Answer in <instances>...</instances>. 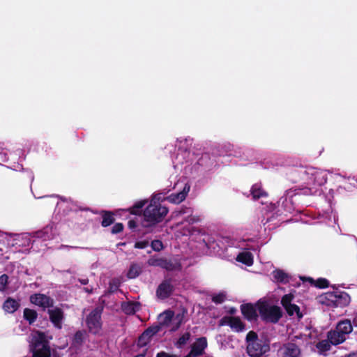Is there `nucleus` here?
<instances>
[{
    "label": "nucleus",
    "instance_id": "obj_54",
    "mask_svg": "<svg viewBox=\"0 0 357 357\" xmlns=\"http://www.w3.org/2000/svg\"><path fill=\"white\" fill-rule=\"evenodd\" d=\"M353 324L357 326V317H354L353 319Z\"/></svg>",
    "mask_w": 357,
    "mask_h": 357
},
{
    "label": "nucleus",
    "instance_id": "obj_48",
    "mask_svg": "<svg viewBox=\"0 0 357 357\" xmlns=\"http://www.w3.org/2000/svg\"><path fill=\"white\" fill-rule=\"evenodd\" d=\"M155 357H178L177 355L170 354L164 351H160L156 354Z\"/></svg>",
    "mask_w": 357,
    "mask_h": 357
},
{
    "label": "nucleus",
    "instance_id": "obj_29",
    "mask_svg": "<svg viewBox=\"0 0 357 357\" xmlns=\"http://www.w3.org/2000/svg\"><path fill=\"white\" fill-rule=\"evenodd\" d=\"M142 273V267L137 264H132L127 273L129 279H134L138 277Z\"/></svg>",
    "mask_w": 357,
    "mask_h": 357
},
{
    "label": "nucleus",
    "instance_id": "obj_20",
    "mask_svg": "<svg viewBox=\"0 0 357 357\" xmlns=\"http://www.w3.org/2000/svg\"><path fill=\"white\" fill-rule=\"evenodd\" d=\"M20 307V303L15 299L8 298L3 303V308L9 313H13Z\"/></svg>",
    "mask_w": 357,
    "mask_h": 357
},
{
    "label": "nucleus",
    "instance_id": "obj_33",
    "mask_svg": "<svg viewBox=\"0 0 357 357\" xmlns=\"http://www.w3.org/2000/svg\"><path fill=\"white\" fill-rule=\"evenodd\" d=\"M331 344H332L328 340H321L317 344V348L322 352L328 351L331 349Z\"/></svg>",
    "mask_w": 357,
    "mask_h": 357
},
{
    "label": "nucleus",
    "instance_id": "obj_15",
    "mask_svg": "<svg viewBox=\"0 0 357 357\" xmlns=\"http://www.w3.org/2000/svg\"><path fill=\"white\" fill-rule=\"evenodd\" d=\"M162 268L168 271H180L182 269V265L180 260L177 258H165L164 266Z\"/></svg>",
    "mask_w": 357,
    "mask_h": 357
},
{
    "label": "nucleus",
    "instance_id": "obj_52",
    "mask_svg": "<svg viewBox=\"0 0 357 357\" xmlns=\"http://www.w3.org/2000/svg\"><path fill=\"white\" fill-rule=\"evenodd\" d=\"M79 282L82 284H87L88 282H89V280L88 279H79Z\"/></svg>",
    "mask_w": 357,
    "mask_h": 357
},
{
    "label": "nucleus",
    "instance_id": "obj_36",
    "mask_svg": "<svg viewBox=\"0 0 357 357\" xmlns=\"http://www.w3.org/2000/svg\"><path fill=\"white\" fill-rule=\"evenodd\" d=\"M281 303L287 313L290 315V294H285L281 300Z\"/></svg>",
    "mask_w": 357,
    "mask_h": 357
},
{
    "label": "nucleus",
    "instance_id": "obj_56",
    "mask_svg": "<svg viewBox=\"0 0 357 357\" xmlns=\"http://www.w3.org/2000/svg\"><path fill=\"white\" fill-rule=\"evenodd\" d=\"M235 312H236V310H235V309H234V308H231V309L230 310V311H229V313H231V314H234Z\"/></svg>",
    "mask_w": 357,
    "mask_h": 357
},
{
    "label": "nucleus",
    "instance_id": "obj_11",
    "mask_svg": "<svg viewBox=\"0 0 357 357\" xmlns=\"http://www.w3.org/2000/svg\"><path fill=\"white\" fill-rule=\"evenodd\" d=\"M189 190L190 186L186 184L181 191L176 193H172L170 195L167 197L165 199L172 204H180L185 199Z\"/></svg>",
    "mask_w": 357,
    "mask_h": 357
},
{
    "label": "nucleus",
    "instance_id": "obj_9",
    "mask_svg": "<svg viewBox=\"0 0 357 357\" xmlns=\"http://www.w3.org/2000/svg\"><path fill=\"white\" fill-rule=\"evenodd\" d=\"M50 321L52 323L54 326L58 329H61L62 322L64 319L63 310L58 307L47 310Z\"/></svg>",
    "mask_w": 357,
    "mask_h": 357
},
{
    "label": "nucleus",
    "instance_id": "obj_17",
    "mask_svg": "<svg viewBox=\"0 0 357 357\" xmlns=\"http://www.w3.org/2000/svg\"><path fill=\"white\" fill-rule=\"evenodd\" d=\"M100 214L102 217V227H107L112 225L114 222V213L112 211L102 210L100 212Z\"/></svg>",
    "mask_w": 357,
    "mask_h": 357
},
{
    "label": "nucleus",
    "instance_id": "obj_44",
    "mask_svg": "<svg viewBox=\"0 0 357 357\" xmlns=\"http://www.w3.org/2000/svg\"><path fill=\"white\" fill-rule=\"evenodd\" d=\"M279 352H282V357H290V343L284 344V347Z\"/></svg>",
    "mask_w": 357,
    "mask_h": 357
},
{
    "label": "nucleus",
    "instance_id": "obj_6",
    "mask_svg": "<svg viewBox=\"0 0 357 357\" xmlns=\"http://www.w3.org/2000/svg\"><path fill=\"white\" fill-rule=\"evenodd\" d=\"M103 307L98 306L86 317L85 323L89 333L98 335L102 328V313Z\"/></svg>",
    "mask_w": 357,
    "mask_h": 357
},
{
    "label": "nucleus",
    "instance_id": "obj_3",
    "mask_svg": "<svg viewBox=\"0 0 357 357\" xmlns=\"http://www.w3.org/2000/svg\"><path fill=\"white\" fill-rule=\"evenodd\" d=\"M261 319L267 323L276 324L282 317L280 307L271 305L265 299H259L256 303Z\"/></svg>",
    "mask_w": 357,
    "mask_h": 357
},
{
    "label": "nucleus",
    "instance_id": "obj_22",
    "mask_svg": "<svg viewBox=\"0 0 357 357\" xmlns=\"http://www.w3.org/2000/svg\"><path fill=\"white\" fill-rule=\"evenodd\" d=\"M336 329H337L340 333L346 335L351 333L353 326L350 320L344 319L337 323Z\"/></svg>",
    "mask_w": 357,
    "mask_h": 357
},
{
    "label": "nucleus",
    "instance_id": "obj_23",
    "mask_svg": "<svg viewBox=\"0 0 357 357\" xmlns=\"http://www.w3.org/2000/svg\"><path fill=\"white\" fill-rule=\"evenodd\" d=\"M147 200H139L137 202L132 206L126 209V211L129 212L132 215H141L142 208L146 204Z\"/></svg>",
    "mask_w": 357,
    "mask_h": 357
},
{
    "label": "nucleus",
    "instance_id": "obj_4",
    "mask_svg": "<svg viewBox=\"0 0 357 357\" xmlns=\"http://www.w3.org/2000/svg\"><path fill=\"white\" fill-rule=\"evenodd\" d=\"M319 301L331 307H344L351 301L350 296L345 291H328L319 297Z\"/></svg>",
    "mask_w": 357,
    "mask_h": 357
},
{
    "label": "nucleus",
    "instance_id": "obj_31",
    "mask_svg": "<svg viewBox=\"0 0 357 357\" xmlns=\"http://www.w3.org/2000/svg\"><path fill=\"white\" fill-rule=\"evenodd\" d=\"M161 330V327L158 324H155L148 327L143 333H144V335H146L151 340V337L156 335Z\"/></svg>",
    "mask_w": 357,
    "mask_h": 357
},
{
    "label": "nucleus",
    "instance_id": "obj_45",
    "mask_svg": "<svg viewBox=\"0 0 357 357\" xmlns=\"http://www.w3.org/2000/svg\"><path fill=\"white\" fill-rule=\"evenodd\" d=\"M149 242L147 240L137 241L134 245V248L137 249H144L149 245Z\"/></svg>",
    "mask_w": 357,
    "mask_h": 357
},
{
    "label": "nucleus",
    "instance_id": "obj_28",
    "mask_svg": "<svg viewBox=\"0 0 357 357\" xmlns=\"http://www.w3.org/2000/svg\"><path fill=\"white\" fill-rule=\"evenodd\" d=\"M23 317L29 324H33L37 319L38 313L35 310L25 308L24 310Z\"/></svg>",
    "mask_w": 357,
    "mask_h": 357
},
{
    "label": "nucleus",
    "instance_id": "obj_40",
    "mask_svg": "<svg viewBox=\"0 0 357 357\" xmlns=\"http://www.w3.org/2000/svg\"><path fill=\"white\" fill-rule=\"evenodd\" d=\"M151 246L154 251L159 252L163 249L162 242L160 240H153L151 241Z\"/></svg>",
    "mask_w": 357,
    "mask_h": 357
},
{
    "label": "nucleus",
    "instance_id": "obj_53",
    "mask_svg": "<svg viewBox=\"0 0 357 357\" xmlns=\"http://www.w3.org/2000/svg\"><path fill=\"white\" fill-rule=\"evenodd\" d=\"M345 357H357V352L349 354V355L346 356Z\"/></svg>",
    "mask_w": 357,
    "mask_h": 357
},
{
    "label": "nucleus",
    "instance_id": "obj_19",
    "mask_svg": "<svg viewBox=\"0 0 357 357\" xmlns=\"http://www.w3.org/2000/svg\"><path fill=\"white\" fill-rule=\"evenodd\" d=\"M301 279L305 282L308 281L312 286H314L319 289L327 288L329 286V282L323 278H318L317 280H314L312 278H304L301 277Z\"/></svg>",
    "mask_w": 357,
    "mask_h": 357
},
{
    "label": "nucleus",
    "instance_id": "obj_24",
    "mask_svg": "<svg viewBox=\"0 0 357 357\" xmlns=\"http://www.w3.org/2000/svg\"><path fill=\"white\" fill-rule=\"evenodd\" d=\"M236 260L246 266L253 264V256L250 252H243L237 255Z\"/></svg>",
    "mask_w": 357,
    "mask_h": 357
},
{
    "label": "nucleus",
    "instance_id": "obj_47",
    "mask_svg": "<svg viewBox=\"0 0 357 357\" xmlns=\"http://www.w3.org/2000/svg\"><path fill=\"white\" fill-rule=\"evenodd\" d=\"M300 352V349L295 344L291 343V357H297Z\"/></svg>",
    "mask_w": 357,
    "mask_h": 357
},
{
    "label": "nucleus",
    "instance_id": "obj_42",
    "mask_svg": "<svg viewBox=\"0 0 357 357\" xmlns=\"http://www.w3.org/2000/svg\"><path fill=\"white\" fill-rule=\"evenodd\" d=\"M124 226L122 223L118 222L116 223L111 229V233L112 234H117L121 231H123Z\"/></svg>",
    "mask_w": 357,
    "mask_h": 357
},
{
    "label": "nucleus",
    "instance_id": "obj_27",
    "mask_svg": "<svg viewBox=\"0 0 357 357\" xmlns=\"http://www.w3.org/2000/svg\"><path fill=\"white\" fill-rule=\"evenodd\" d=\"M274 280L277 282L287 283L289 281V275L282 270L276 269L272 272Z\"/></svg>",
    "mask_w": 357,
    "mask_h": 357
},
{
    "label": "nucleus",
    "instance_id": "obj_2",
    "mask_svg": "<svg viewBox=\"0 0 357 357\" xmlns=\"http://www.w3.org/2000/svg\"><path fill=\"white\" fill-rule=\"evenodd\" d=\"M168 212L167 207L156 203L153 199L144 211L142 227L149 228L155 226L163 221Z\"/></svg>",
    "mask_w": 357,
    "mask_h": 357
},
{
    "label": "nucleus",
    "instance_id": "obj_5",
    "mask_svg": "<svg viewBox=\"0 0 357 357\" xmlns=\"http://www.w3.org/2000/svg\"><path fill=\"white\" fill-rule=\"evenodd\" d=\"M247 353L250 357H260L269 351V345L259 339L256 332L250 331L246 335Z\"/></svg>",
    "mask_w": 357,
    "mask_h": 357
},
{
    "label": "nucleus",
    "instance_id": "obj_32",
    "mask_svg": "<svg viewBox=\"0 0 357 357\" xmlns=\"http://www.w3.org/2000/svg\"><path fill=\"white\" fill-rule=\"evenodd\" d=\"M121 282L120 279L117 278H112L109 282V287L107 292L109 294H113L116 292L120 287Z\"/></svg>",
    "mask_w": 357,
    "mask_h": 357
},
{
    "label": "nucleus",
    "instance_id": "obj_57",
    "mask_svg": "<svg viewBox=\"0 0 357 357\" xmlns=\"http://www.w3.org/2000/svg\"><path fill=\"white\" fill-rule=\"evenodd\" d=\"M293 297H294V296H293V294H291V300L293 299Z\"/></svg>",
    "mask_w": 357,
    "mask_h": 357
},
{
    "label": "nucleus",
    "instance_id": "obj_37",
    "mask_svg": "<svg viewBox=\"0 0 357 357\" xmlns=\"http://www.w3.org/2000/svg\"><path fill=\"white\" fill-rule=\"evenodd\" d=\"M8 276L6 274H2L0 276V291H5L8 288Z\"/></svg>",
    "mask_w": 357,
    "mask_h": 357
},
{
    "label": "nucleus",
    "instance_id": "obj_7",
    "mask_svg": "<svg viewBox=\"0 0 357 357\" xmlns=\"http://www.w3.org/2000/svg\"><path fill=\"white\" fill-rule=\"evenodd\" d=\"M172 281L171 278L165 279L158 285L156 289V296L158 298L165 300L172 295L174 290Z\"/></svg>",
    "mask_w": 357,
    "mask_h": 357
},
{
    "label": "nucleus",
    "instance_id": "obj_30",
    "mask_svg": "<svg viewBox=\"0 0 357 357\" xmlns=\"http://www.w3.org/2000/svg\"><path fill=\"white\" fill-rule=\"evenodd\" d=\"M305 312V308L303 307L301 309L298 305L291 303V319H294V316H296L297 320L300 321L303 318V314Z\"/></svg>",
    "mask_w": 357,
    "mask_h": 357
},
{
    "label": "nucleus",
    "instance_id": "obj_13",
    "mask_svg": "<svg viewBox=\"0 0 357 357\" xmlns=\"http://www.w3.org/2000/svg\"><path fill=\"white\" fill-rule=\"evenodd\" d=\"M86 335V332L84 330H79L76 331L72 338L71 347L79 349L85 342Z\"/></svg>",
    "mask_w": 357,
    "mask_h": 357
},
{
    "label": "nucleus",
    "instance_id": "obj_26",
    "mask_svg": "<svg viewBox=\"0 0 357 357\" xmlns=\"http://www.w3.org/2000/svg\"><path fill=\"white\" fill-rule=\"evenodd\" d=\"M307 177V174L306 173V171L303 169V167L301 168V169H298L297 168H295L294 169H291V182L292 183H297L299 180L305 179Z\"/></svg>",
    "mask_w": 357,
    "mask_h": 357
},
{
    "label": "nucleus",
    "instance_id": "obj_43",
    "mask_svg": "<svg viewBox=\"0 0 357 357\" xmlns=\"http://www.w3.org/2000/svg\"><path fill=\"white\" fill-rule=\"evenodd\" d=\"M200 220L199 216L193 215L192 213H189V215L185 218V222L189 224H194Z\"/></svg>",
    "mask_w": 357,
    "mask_h": 357
},
{
    "label": "nucleus",
    "instance_id": "obj_51",
    "mask_svg": "<svg viewBox=\"0 0 357 357\" xmlns=\"http://www.w3.org/2000/svg\"><path fill=\"white\" fill-rule=\"evenodd\" d=\"M148 349H145L142 354L136 355L135 357H146Z\"/></svg>",
    "mask_w": 357,
    "mask_h": 357
},
{
    "label": "nucleus",
    "instance_id": "obj_38",
    "mask_svg": "<svg viewBox=\"0 0 357 357\" xmlns=\"http://www.w3.org/2000/svg\"><path fill=\"white\" fill-rule=\"evenodd\" d=\"M165 258H152L149 260V264L153 266L163 268Z\"/></svg>",
    "mask_w": 357,
    "mask_h": 357
},
{
    "label": "nucleus",
    "instance_id": "obj_16",
    "mask_svg": "<svg viewBox=\"0 0 357 357\" xmlns=\"http://www.w3.org/2000/svg\"><path fill=\"white\" fill-rule=\"evenodd\" d=\"M327 337L330 342L333 345H337L344 342L346 340V337L342 333L335 328L334 331H331L328 333Z\"/></svg>",
    "mask_w": 357,
    "mask_h": 357
},
{
    "label": "nucleus",
    "instance_id": "obj_8",
    "mask_svg": "<svg viewBox=\"0 0 357 357\" xmlns=\"http://www.w3.org/2000/svg\"><path fill=\"white\" fill-rule=\"evenodd\" d=\"M30 302L36 305L45 308L53 307L54 300L43 294H34L30 296Z\"/></svg>",
    "mask_w": 357,
    "mask_h": 357
},
{
    "label": "nucleus",
    "instance_id": "obj_25",
    "mask_svg": "<svg viewBox=\"0 0 357 357\" xmlns=\"http://www.w3.org/2000/svg\"><path fill=\"white\" fill-rule=\"evenodd\" d=\"M173 312L172 311H166L164 314L159 316V321L157 323L162 329L164 326H168L173 317Z\"/></svg>",
    "mask_w": 357,
    "mask_h": 357
},
{
    "label": "nucleus",
    "instance_id": "obj_12",
    "mask_svg": "<svg viewBox=\"0 0 357 357\" xmlns=\"http://www.w3.org/2000/svg\"><path fill=\"white\" fill-rule=\"evenodd\" d=\"M207 347V340L205 337H199L192 345L191 351L189 354L193 356H198L204 353V349Z\"/></svg>",
    "mask_w": 357,
    "mask_h": 357
},
{
    "label": "nucleus",
    "instance_id": "obj_50",
    "mask_svg": "<svg viewBox=\"0 0 357 357\" xmlns=\"http://www.w3.org/2000/svg\"><path fill=\"white\" fill-rule=\"evenodd\" d=\"M128 227L130 229H135L137 227V222L135 220H130L128 222Z\"/></svg>",
    "mask_w": 357,
    "mask_h": 357
},
{
    "label": "nucleus",
    "instance_id": "obj_18",
    "mask_svg": "<svg viewBox=\"0 0 357 357\" xmlns=\"http://www.w3.org/2000/svg\"><path fill=\"white\" fill-rule=\"evenodd\" d=\"M229 327L232 331L236 333L243 332L245 329V324L238 317H231L229 318Z\"/></svg>",
    "mask_w": 357,
    "mask_h": 357
},
{
    "label": "nucleus",
    "instance_id": "obj_35",
    "mask_svg": "<svg viewBox=\"0 0 357 357\" xmlns=\"http://www.w3.org/2000/svg\"><path fill=\"white\" fill-rule=\"evenodd\" d=\"M191 337V334L189 332H185L177 340L176 346L177 347H181L185 345Z\"/></svg>",
    "mask_w": 357,
    "mask_h": 357
},
{
    "label": "nucleus",
    "instance_id": "obj_41",
    "mask_svg": "<svg viewBox=\"0 0 357 357\" xmlns=\"http://www.w3.org/2000/svg\"><path fill=\"white\" fill-rule=\"evenodd\" d=\"M225 300V295L222 293L216 294L212 297V301L215 304H221Z\"/></svg>",
    "mask_w": 357,
    "mask_h": 357
},
{
    "label": "nucleus",
    "instance_id": "obj_10",
    "mask_svg": "<svg viewBox=\"0 0 357 357\" xmlns=\"http://www.w3.org/2000/svg\"><path fill=\"white\" fill-rule=\"evenodd\" d=\"M241 311L244 318L249 321H257L259 317L256 304L253 305L251 303L242 304Z\"/></svg>",
    "mask_w": 357,
    "mask_h": 357
},
{
    "label": "nucleus",
    "instance_id": "obj_49",
    "mask_svg": "<svg viewBox=\"0 0 357 357\" xmlns=\"http://www.w3.org/2000/svg\"><path fill=\"white\" fill-rule=\"evenodd\" d=\"M231 317L230 316H225L223 317L220 320V323H219V325L220 326H225V325H227L229 326L230 325V321H229V318Z\"/></svg>",
    "mask_w": 357,
    "mask_h": 357
},
{
    "label": "nucleus",
    "instance_id": "obj_1",
    "mask_svg": "<svg viewBox=\"0 0 357 357\" xmlns=\"http://www.w3.org/2000/svg\"><path fill=\"white\" fill-rule=\"evenodd\" d=\"M29 351L31 357H60L56 351H52L47 335L41 331H37L32 337Z\"/></svg>",
    "mask_w": 357,
    "mask_h": 357
},
{
    "label": "nucleus",
    "instance_id": "obj_46",
    "mask_svg": "<svg viewBox=\"0 0 357 357\" xmlns=\"http://www.w3.org/2000/svg\"><path fill=\"white\" fill-rule=\"evenodd\" d=\"M176 213H177V215L192 213V209L190 207L183 206L181 207V209L178 211H176Z\"/></svg>",
    "mask_w": 357,
    "mask_h": 357
},
{
    "label": "nucleus",
    "instance_id": "obj_39",
    "mask_svg": "<svg viewBox=\"0 0 357 357\" xmlns=\"http://www.w3.org/2000/svg\"><path fill=\"white\" fill-rule=\"evenodd\" d=\"M291 191L294 190L295 192L294 195L299 194V192H297V190H303V194H307V192L310 191V189L305 184H301L298 186H297V185L291 186Z\"/></svg>",
    "mask_w": 357,
    "mask_h": 357
},
{
    "label": "nucleus",
    "instance_id": "obj_55",
    "mask_svg": "<svg viewBox=\"0 0 357 357\" xmlns=\"http://www.w3.org/2000/svg\"><path fill=\"white\" fill-rule=\"evenodd\" d=\"M84 290L89 294L92 293V289L84 288Z\"/></svg>",
    "mask_w": 357,
    "mask_h": 357
},
{
    "label": "nucleus",
    "instance_id": "obj_21",
    "mask_svg": "<svg viewBox=\"0 0 357 357\" xmlns=\"http://www.w3.org/2000/svg\"><path fill=\"white\" fill-rule=\"evenodd\" d=\"M253 199L257 200L261 197H267V192L262 188L260 183L254 184L250 190Z\"/></svg>",
    "mask_w": 357,
    "mask_h": 357
},
{
    "label": "nucleus",
    "instance_id": "obj_14",
    "mask_svg": "<svg viewBox=\"0 0 357 357\" xmlns=\"http://www.w3.org/2000/svg\"><path fill=\"white\" fill-rule=\"evenodd\" d=\"M140 303L137 301H127L121 303V310L127 315L135 314L140 310Z\"/></svg>",
    "mask_w": 357,
    "mask_h": 357
},
{
    "label": "nucleus",
    "instance_id": "obj_34",
    "mask_svg": "<svg viewBox=\"0 0 357 357\" xmlns=\"http://www.w3.org/2000/svg\"><path fill=\"white\" fill-rule=\"evenodd\" d=\"M151 342V339L142 333L138 337L137 346L139 348L146 347Z\"/></svg>",
    "mask_w": 357,
    "mask_h": 357
}]
</instances>
